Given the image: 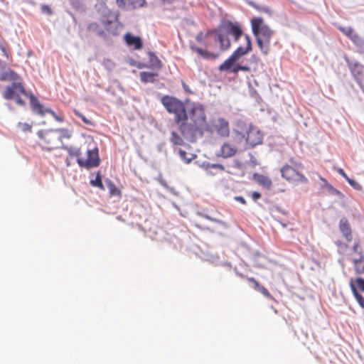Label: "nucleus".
I'll use <instances>...</instances> for the list:
<instances>
[{
    "label": "nucleus",
    "instance_id": "f257e3e1",
    "mask_svg": "<svg viewBox=\"0 0 364 364\" xmlns=\"http://www.w3.org/2000/svg\"><path fill=\"white\" fill-rule=\"evenodd\" d=\"M233 36L237 41L243 34L241 28L231 21H227L220 24L217 28L208 29L206 31H200L196 36V41L205 46L204 48L198 47L193 44L190 45L191 50L196 53L199 56L205 60H216L220 54L208 50L210 46L209 38L215 36L214 40L219 44L220 51L228 50L231 46L230 40L228 35Z\"/></svg>",
    "mask_w": 364,
    "mask_h": 364
},
{
    "label": "nucleus",
    "instance_id": "f03ea898",
    "mask_svg": "<svg viewBox=\"0 0 364 364\" xmlns=\"http://www.w3.org/2000/svg\"><path fill=\"white\" fill-rule=\"evenodd\" d=\"M95 7L100 14V21L90 23L87 26V31L104 39L117 36L122 26L118 14L110 10L105 0L100 1Z\"/></svg>",
    "mask_w": 364,
    "mask_h": 364
},
{
    "label": "nucleus",
    "instance_id": "7ed1b4c3",
    "mask_svg": "<svg viewBox=\"0 0 364 364\" xmlns=\"http://www.w3.org/2000/svg\"><path fill=\"white\" fill-rule=\"evenodd\" d=\"M187 111L185 114L183 121L180 125V129L183 133L190 132L193 134L196 132H203L206 127V116L205 110L202 105L199 104L191 103L187 105Z\"/></svg>",
    "mask_w": 364,
    "mask_h": 364
},
{
    "label": "nucleus",
    "instance_id": "20e7f679",
    "mask_svg": "<svg viewBox=\"0 0 364 364\" xmlns=\"http://www.w3.org/2000/svg\"><path fill=\"white\" fill-rule=\"evenodd\" d=\"M21 77L14 71L9 70L4 72L0 76L1 81H12V84L7 86L3 93V97L7 100H14L16 103L21 106H24L26 102L21 98V95L25 96L30 99L32 93L28 92L22 83L21 82Z\"/></svg>",
    "mask_w": 364,
    "mask_h": 364
},
{
    "label": "nucleus",
    "instance_id": "39448f33",
    "mask_svg": "<svg viewBox=\"0 0 364 364\" xmlns=\"http://www.w3.org/2000/svg\"><path fill=\"white\" fill-rule=\"evenodd\" d=\"M252 29L256 37L257 43L264 55L269 52L270 40L274 31L264 23L262 18H254L251 21Z\"/></svg>",
    "mask_w": 364,
    "mask_h": 364
},
{
    "label": "nucleus",
    "instance_id": "423d86ee",
    "mask_svg": "<svg viewBox=\"0 0 364 364\" xmlns=\"http://www.w3.org/2000/svg\"><path fill=\"white\" fill-rule=\"evenodd\" d=\"M290 162V164H285L281 168L282 177L291 183H307V178L301 171L303 168L302 164L292 159Z\"/></svg>",
    "mask_w": 364,
    "mask_h": 364
},
{
    "label": "nucleus",
    "instance_id": "0eeeda50",
    "mask_svg": "<svg viewBox=\"0 0 364 364\" xmlns=\"http://www.w3.org/2000/svg\"><path fill=\"white\" fill-rule=\"evenodd\" d=\"M161 102L168 113L174 114L175 122L180 127L181 122L184 121L187 106L180 100L169 95L164 96Z\"/></svg>",
    "mask_w": 364,
    "mask_h": 364
},
{
    "label": "nucleus",
    "instance_id": "6e6552de",
    "mask_svg": "<svg viewBox=\"0 0 364 364\" xmlns=\"http://www.w3.org/2000/svg\"><path fill=\"white\" fill-rule=\"evenodd\" d=\"M246 47H238L232 55L219 67L220 71L227 70L234 62H237L242 56L252 50V42L249 36H245Z\"/></svg>",
    "mask_w": 364,
    "mask_h": 364
},
{
    "label": "nucleus",
    "instance_id": "1a4fd4ad",
    "mask_svg": "<svg viewBox=\"0 0 364 364\" xmlns=\"http://www.w3.org/2000/svg\"><path fill=\"white\" fill-rule=\"evenodd\" d=\"M37 134L40 138L39 144L43 149L53 150L60 147L55 129L40 130Z\"/></svg>",
    "mask_w": 364,
    "mask_h": 364
},
{
    "label": "nucleus",
    "instance_id": "9d476101",
    "mask_svg": "<svg viewBox=\"0 0 364 364\" xmlns=\"http://www.w3.org/2000/svg\"><path fill=\"white\" fill-rule=\"evenodd\" d=\"M77 162L80 167L87 169L97 167L100 163L98 149H88L86 153V157H78Z\"/></svg>",
    "mask_w": 364,
    "mask_h": 364
},
{
    "label": "nucleus",
    "instance_id": "9b49d317",
    "mask_svg": "<svg viewBox=\"0 0 364 364\" xmlns=\"http://www.w3.org/2000/svg\"><path fill=\"white\" fill-rule=\"evenodd\" d=\"M30 104L33 111L38 114L45 116L46 114H50L56 121L59 122H63L64 121L63 116L57 114L52 109L44 108L34 95H30Z\"/></svg>",
    "mask_w": 364,
    "mask_h": 364
},
{
    "label": "nucleus",
    "instance_id": "f8f14e48",
    "mask_svg": "<svg viewBox=\"0 0 364 364\" xmlns=\"http://www.w3.org/2000/svg\"><path fill=\"white\" fill-rule=\"evenodd\" d=\"M350 286L356 301L364 309V297L360 294V291H364V279L358 277L351 279Z\"/></svg>",
    "mask_w": 364,
    "mask_h": 364
},
{
    "label": "nucleus",
    "instance_id": "ddd939ff",
    "mask_svg": "<svg viewBox=\"0 0 364 364\" xmlns=\"http://www.w3.org/2000/svg\"><path fill=\"white\" fill-rule=\"evenodd\" d=\"M262 139L263 134L260 132V130L255 126H250L247 133V143L250 146L254 147L258 144H262Z\"/></svg>",
    "mask_w": 364,
    "mask_h": 364
},
{
    "label": "nucleus",
    "instance_id": "4468645a",
    "mask_svg": "<svg viewBox=\"0 0 364 364\" xmlns=\"http://www.w3.org/2000/svg\"><path fill=\"white\" fill-rule=\"evenodd\" d=\"M213 128L221 137H228L230 135L229 122L224 118H218L213 123Z\"/></svg>",
    "mask_w": 364,
    "mask_h": 364
},
{
    "label": "nucleus",
    "instance_id": "2eb2a0df",
    "mask_svg": "<svg viewBox=\"0 0 364 364\" xmlns=\"http://www.w3.org/2000/svg\"><path fill=\"white\" fill-rule=\"evenodd\" d=\"M237 152V148L235 146L230 144L229 142H225L221 146L220 151L217 156L223 159H227L234 156Z\"/></svg>",
    "mask_w": 364,
    "mask_h": 364
},
{
    "label": "nucleus",
    "instance_id": "dca6fc26",
    "mask_svg": "<svg viewBox=\"0 0 364 364\" xmlns=\"http://www.w3.org/2000/svg\"><path fill=\"white\" fill-rule=\"evenodd\" d=\"M126 43L130 46L134 47L135 50H140L143 47V43L140 37L133 36L130 33H127L124 36Z\"/></svg>",
    "mask_w": 364,
    "mask_h": 364
},
{
    "label": "nucleus",
    "instance_id": "f3484780",
    "mask_svg": "<svg viewBox=\"0 0 364 364\" xmlns=\"http://www.w3.org/2000/svg\"><path fill=\"white\" fill-rule=\"evenodd\" d=\"M252 178L259 186L267 190L271 189L272 181L269 176L255 173L253 174Z\"/></svg>",
    "mask_w": 364,
    "mask_h": 364
},
{
    "label": "nucleus",
    "instance_id": "a211bd4d",
    "mask_svg": "<svg viewBox=\"0 0 364 364\" xmlns=\"http://www.w3.org/2000/svg\"><path fill=\"white\" fill-rule=\"evenodd\" d=\"M339 228L347 240L350 241L352 239L351 229L349 223L346 218L340 220Z\"/></svg>",
    "mask_w": 364,
    "mask_h": 364
},
{
    "label": "nucleus",
    "instance_id": "6ab92c4d",
    "mask_svg": "<svg viewBox=\"0 0 364 364\" xmlns=\"http://www.w3.org/2000/svg\"><path fill=\"white\" fill-rule=\"evenodd\" d=\"M55 132L58 135V141L60 146L63 144L64 139H69L73 135V132L71 130L64 128L56 129Z\"/></svg>",
    "mask_w": 364,
    "mask_h": 364
},
{
    "label": "nucleus",
    "instance_id": "aec40b11",
    "mask_svg": "<svg viewBox=\"0 0 364 364\" xmlns=\"http://www.w3.org/2000/svg\"><path fill=\"white\" fill-rule=\"evenodd\" d=\"M350 73L354 76L355 79L360 82L363 75V68L361 65L356 63L350 67Z\"/></svg>",
    "mask_w": 364,
    "mask_h": 364
},
{
    "label": "nucleus",
    "instance_id": "412c9836",
    "mask_svg": "<svg viewBox=\"0 0 364 364\" xmlns=\"http://www.w3.org/2000/svg\"><path fill=\"white\" fill-rule=\"evenodd\" d=\"M149 60L150 63V68L159 71L162 68V63L161 60L153 53L149 52Z\"/></svg>",
    "mask_w": 364,
    "mask_h": 364
},
{
    "label": "nucleus",
    "instance_id": "4be33fe9",
    "mask_svg": "<svg viewBox=\"0 0 364 364\" xmlns=\"http://www.w3.org/2000/svg\"><path fill=\"white\" fill-rule=\"evenodd\" d=\"M355 272L357 274L364 275V256L353 260Z\"/></svg>",
    "mask_w": 364,
    "mask_h": 364
},
{
    "label": "nucleus",
    "instance_id": "5701e85b",
    "mask_svg": "<svg viewBox=\"0 0 364 364\" xmlns=\"http://www.w3.org/2000/svg\"><path fill=\"white\" fill-rule=\"evenodd\" d=\"M141 81L147 82H154L156 77L158 76L157 73H149V72H141L139 74Z\"/></svg>",
    "mask_w": 364,
    "mask_h": 364
},
{
    "label": "nucleus",
    "instance_id": "b1692460",
    "mask_svg": "<svg viewBox=\"0 0 364 364\" xmlns=\"http://www.w3.org/2000/svg\"><path fill=\"white\" fill-rule=\"evenodd\" d=\"M105 183L111 196H117L119 198L121 197V191L114 185V183L111 180H107Z\"/></svg>",
    "mask_w": 364,
    "mask_h": 364
},
{
    "label": "nucleus",
    "instance_id": "393cba45",
    "mask_svg": "<svg viewBox=\"0 0 364 364\" xmlns=\"http://www.w3.org/2000/svg\"><path fill=\"white\" fill-rule=\"evenodd\" d=\"M90 185L92 186L97 187V188H99L100 189H101L102 191H104L105 189V186H104V185L102 183V177H101V175H100V172L97 173L95 179H91L90 180Z\"/></svg>",
    "mask_w": 364,
    "mask_h": 364
},
{
    "label": "nucleus",
    "instance_id": "a878e982",
    "mask_svg": "<svg viewBox=\"0 0 364 364\" xmlns=\"http://www.w3.org/2000/svg\"><path fill=\"white\" fill-rule=\"evenodd\" d=\"M180 157L186 163H190L193 159H195L196 155L191 153H187L186 151L180 149L178 151Z\"/></svg>",
    "mask_w": 364,
    "mask_h": 364
},
{
    "label": "nucleus",
    "instance_id": "bb28decb",
    "mask_svg": "<svg viewBox=\"0 0 364 364\" xmlns=\"http://www.w3.org/2000/svg\"><path fill=\"white\" fill-rule=\"evenodd\" d=\"M119 2H127L133 6L134 8L142 7L145 3V0H117V3L119 4Z\"/></svg>",
    "mask_w": 364,
    "mask_h": 364
},
{
    "label": "nucleus",
    "instance_id": "cd10ccee",
    "mask_svg": "<svg viewBox=\"0 0 364 364\" xmlns=\"http://www.w3.org/2000/svg\"><path fill=\"white\" fill-rule=\"evenodd\" d=\"M170 140L175 145H182L183 144L182 137L175 132H171Z\"/></svg>",
    "mask_w": 364,
    "mask_h": 364
},
{
    "label": "nucleus",
    "instance_id": "c85d7f7f",
    "mask_svg": "<svg viewBox=\"0 0 364 364\" xmlns=\"http://www.w3.org/2000/svg\"><path fill=\"white\" fill-rule=\"evenodd\" d=\"M63 148L68 151V153L70 156H76L77 159H78V157H80V149H76L73 146H63Z\"/></svg>",
    "mask_w": 364,
    "mask_h": 364
},
{
    "label": "nucleus",
    "instance_id": "c756f323",
    "mask_svg": "<svg viewBox=\"0 0 364 364\" xmlns=\"http://www.w3.org/2000/svg\"><path fill=\"white\" fill-rule=\"evenodd\" d=\"M338 29L341 33H343L348 38H350L355 33L353 28L350 26L346 27V26H341L338 27Z\"/></svg>",
    "mask_w": 364,
    "mask_h": 364
},
{
    "label": "nucleus",
    "instance_id": "7c9ffc66",
    "mask_svg": "<svg viewBox=\"0 0 364 364\" xmlns=\"http://www.w3.org/2000/svg\"><path fill=\"white\" fill-rule=\"evenodd\" d=\"M349 39L358 46L362 47L364 45L363 39L355 32Z\"/></svg>",
    "mask_w": 364,
    "mask_h": 364
},
{
    "label": "nucleus",
    "instance_id": "2f4dec72",
    "mask_svg": "<svg viewBox=\"0 0 364 364\" xmlns=\"http://www.w3.org/2000/svg\"><path fill=\"white\" fill-rule=\"evenodd\" d=\"M102 65L107 70H112L115 66V63L111 59L105 58L102 60Z\"/></svg>",
    "mask_w": 364,
    "mask_h": 364
},
{
    "label": "nucleus",
    "instance_id": "473e14b6",
    "mask_svg": "<svg viewBox=\"0 0 364 364\" xmlns=\"http://www.w3.org/2000/svg\"><path fill=\"white\" fill-rule=\"evenodd\" d=\"M73 112H74L76 116H77L78 117H80L85 124H87V125H92L93 124L92 122L90 119L87 118L84 114H82L78 110L74 109Z\"/></svg>",
    "mask_w": 364,
    "mask_h": 364
},
{
    "label": "nucleus",
    "instance_id": "72a5a7b5",
    "mask_svg": "<svg viewBox=\"0 0 364 364\" xmlns=\"http://www.w3.org/2000/svg\"><path fill=\"white\" fill-rule=\"evenodd\" d=\"M18 127L23 132H31L32 126L28 123L18 122Z\"/></svg>",
    "mask_w": 364,
    "mask_h": 364
},
{
    "label": "nucleus",
    "instance_id": "f704fd0d",
    "mask_svg": "<svg viewBox=\"0 0 364 364\" xmlns=\"http://www.w3.org/2000/svg\"><path fill=\"white\" fill-rule=\"evenodd\" d=\"M6 42L4 40V38H0V50L2 51V53H4V55L7 58H9V56H10V53L7 50L6 48Z\"/></svg>",
    "mask_w": 364,
    "mask_h": 364
},
{
    "label": "nucleus",
    "instance_id": "c9c22d12",
    "mask_svg": "<svg viewBox=\"0 0 364 364\" xmlns=\"http://www.w3.org/2000/svg\"><path fill=\"white\" fill-rule=\"evenodd\" d=\"M41 11L43 14H45L48 16H51L53 14L52 9L48 5L46 4L41 5Z\"/></svg>",
    "mask_w": 364,
    "mask_h": 364
},
{
    "label": "nucleus",
    "instance_id": "e433bc0d",
    "mask_svg": "<svg viewBox=\"0 0 364 364\" xmlns=\"http://www.w3.org/2000/svg\"><path fill=\"white\" fill-rule=\"evenodd\" d=\"M71 6L75 9H78L82 6L83 0H69Z\"/></svg>",
    "mask_w": 364,
    "mask_h": 364
},
{
    "label": "nucleus",
    "instance_id": "4c0bfd02",
    "mask_svg": "<svg viewBox=\"0 0 364 364\" xmlns=\"http://www.w3.org/2000/svg\"><path fill=\"white\" fill-rule=\"evenodd\" d=\"M237 62H234L230 68H229L226 71H231L232 73L236 74L239 71H240V65L236 64Z\"/></svg>",
    "mask_w": 364,
    "mask_h": 364
},
{
    "label": "nucleus",
    "instance_id": "58836bf2",
    "mask_svg": "<svg viewBox=\"0 0 364 364\" xmlns=\"http://www.w3.org/2000/svg\"><path fill=\"white\" fill-rule=\"evenodd\" d=\"M257 291H260L264 296H265L267 298H270L271 297V294L269 292V291L267 290V289H266L263 286H261L258 289Z\"/></svg>",
    "mask_w": 364,
    "mask_h": 364
},
{
    "label": "nucleus",
    "instance_id": "ea45409f",
    "mask_svg": "<svg viewBox=\"0 0 364 364\" xmlns=\"http://www.w3.org/2000/svg\"><path fill=\"white\" fill-rule=\"evenodd\" d=\"M203 216L205 218H206V219H208V220H211V221L215 222V223H218V224H220V225H225V223L223 221H222L221 220H218V219H216V218H212V217H210V216H209V215H203Z\"/></svg>",
    "mask_w": 364,
    "mask_h": 364
},
{
    "label": "nucleus",
    "instance_id": "a19ab883",
    "mask_svg": "<svg viewBox=\"0 0 364 364\" xmlns=\"http://www.w3.org/2000/svg\"><path fill=\"white\" fill-rule=\"evenodd\" d=\"M247 280L250 282H252L253 284H254V288L257 290L260 287L261 285L259 284V283L253 277H250V278H247Z\"/></svg>",
    "mask_w": 364,
    "mask_h": 364
},
{
    "label": "nucleus",
    "instance_id": "79ce46f5",
    "mask_svg": "<svg viewBox=\"0 0 364 364\" xmlns=\"http://www.w3.org/2000/svg\"><path fill=\"white\" fill-rule=\"evenodd\" d=\"M248 4L259 11H262L267 13H269L270 11L268 8H259L252 1L248 2Z\"/></svg>",
    "mask_w": 364,
    "mask_h": 364
},
{
    "label": "nucleus",
    "instance_id": "37998d69",
    "mask_svg": "<svg viewBox=\"0 0 364 364\" xmlns=\"http://www.w3.org/2000/svg\"><path fill=\"white\" fill-rule=\"evenodd\" d=\"M210 167L212 168H218L220 171H224L225 170V167L222 164H213L210 166Z\"/></svg>",
    "mask_w": 364,
    "mask_h": 364
},
{
    "label": "nucleus",
    "instance_id": "c03bdc74",
    "mask_svg": "<svg viewBox=\"0 0 364 364\" xmlns=\"http://www.w3.org/2000/svg\"><path fill=\"white\" fill-rule=\"evenodd\" d=\"M347 181L349 183L350 186H352L356 189H359L360 188V186L353 179L349 178Z\"/></svg>",
    "mask_w": 364,
    "mask_h": 364
},
{
    "label": "nucleus",
    "instance_id": "a18cd8bd",
    "mask_svg": "<svg viewBox=\"0 0 364 364\" xmlns=\"http://www.w3.org/2000/svg\"><path fill=\"white\" fill-rule=\"evenodd\" d=\"M260 198H261V194L259 192H257V191L252 192V198L254 200H258Z\"/></svg>",
    "mask_w": 364,
    "mask_h": 364
},
{
    "label": "nucleus",
    "instance_id": "49530a36",
    "mask_svg": "<svg viewBox=\"0 0 364 364\" xmlns=\"http://www.w3.org/2000/svg\"><path fill=\"white\" fill-rule=\"evenodd\" d=\"M337 171L341 176H342L343 178H345L347 181L349 179L347 174L345 173V171L342 168H338Z\"/></svg>",
    "mask_w": 364,
    "mask_h": 364
},
{
    "label": "nucleus",
    "instance_id": "de8ad7c7",
    "mask_svg": "<svg viewBox=\"0 0 364 364\" xmlns=\"http://www.w3.org/2000/svg\"><path fill=\"white\" fill-rule=\"evenodd\" d=\"M235 199L237 201H238V202L241 203L242 204H244V205H245V204H246V200H245V198H244L243 197H242V196H236V197L235 198Z\"/></svg>",
    "mask_w": 364,
    "mask_h": 364
},
{
    "label": "nucleus",
    "instance_id": "09e8293b",
    "mask_svg": "<svg viewBox=\"0 0 364 364\" xmlns=\"http://www.w3.org/2000/svg\"><path fill=\"white\" fill-rule=\"evenodd\" d=\"M239 69H240L241 71H245V72H250V67H248L247 65H240Z\"/></svg>",
    "mask_w": 364,
    "mask_h": 364
},
{
    "label": "nucleus",
    "instance_id": "8fccbe9b",
    "mask_svg": "<svg viewBox=\"0 0 364 364\" xmlns=\"http://www.w3.org/2000/svg\"><path fill=\"white\" fill-rule=\"evenodd\" d=\"M164 4H171L174 0H161Z\"/></svg>",
    "mask_w": 364,
    "mask_h": 364
},
{
    "label": "nucleus",
    "instance_id": "3c124183",
    "mask_svg": "<svg viewBox=\"0 0 364 364\" xmlns=\"http://www.w3.org/2000/svg\"><path fill=\"white\" fill-rule=\"evenodd\" d=\"M145 67H146V65L144 64L138 66L139 68H145Z\"/></svg>",
    "mask_w": 364,
    "mask_h": 364
},
{
    "label": "nucleus",
    "instance_id": "603ef678",
    "mask_svg": "<svg viewBox=\"0 0 364 364\" xmlns=\"http://www.w3.org/2000/svg\"><path fill=\"white\" fill-rule=\"evenodd\" d=\"M357 247H358V245H356V244H355V245H354V246H353V249H354V250H355V251H356Z\"/></svg>",
    "mask_w": 364,
    "mask_h": 364
}]
</instances>
